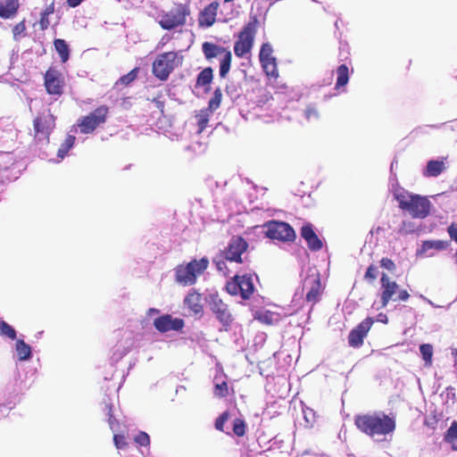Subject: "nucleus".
<instances>
[{
	"label": "nucleus",
	"mask_w": 457,
	"mask_h": 457,
	"mask_svg": "<svg viewBox=\"0 0 457 457\" xmlns=\"http://www.w3.org/2000/svg\"><path fill=\"white\" fill-rule=\"evenodd\" d=\"M354 424L360 431L378 442L386 440L395 429V420L381 411L356 415Z\"/></svg>",
	"instance_id": "nucleus-1"
},
{
	"label": "nucleus",
	"mask_w": 457,
	"mask_h": 457,
	"mask_svg": "<svg viewBox=\"0 0 457 457\" xmlns=\"http://www.w3.org/2000/svg\"><path fill=\"white\" fill-rule=\"evenodd\" d=\"M399 203V207L407 211L413 218L424 219L430 212L429 200L419 195H412L403 189H397L394 193Z\"/></svg>",
	"instance_id": "nucleus-2"
},
{
	"label": "nucleus",
	"mask_w": 457,
	"mask_h": 457,
	"mask_svg": "<svg viewBox=\"0 0 457 457\" xmlns=\"http://www.w3.org/2000/svg\"><path fill=\"white\" fill-rule=\"evenodd\" d=\"M380 283V302L373 303L376 310L385 308L391 300L405 302L409 299V293L405 289H400L397 283L391 280L386 274H382Z\"/></svg>",
	"instance_id": "nucleus-3"
},
{
	"label": "nucleus",
	"mask_w": 457,
	"mask_h": 457,
	"mask_svg": "<svg viewBox=\"0 0 457 457\" xmlns=\"http://www.w3.org/2000/svg\"><path fill=\"white\" fill-rule=\"evenodd\" d=\"M209 261L206 258L193 260L186 265H179L176 268V281L182 286H191L196 278L208 267Z\"/></svg>",
	"instance_id": "nucleus-4"
},
{
	"label": "nucleus",
	"mask_w": 457,
	"mask_h": 457,
	"mask_svg": "<svg viewBox=\"0 0 457 457\" xmlns=\"http://www.w3.org/2000/svg\"><path fill=\"white\" fill-rule=\"evenodd\" d=\"M182 57L176 52L159 54L153 63V73L161 80H166L173 70L180 65Z\"/></svg>",
	"instance_id": "nucleus-5"
},
{
	"label": "nucleus",
	"mask_w": 457,
	"mask_h": 457,
	"mask_svg": "<svg viewBox=\"0 0 457 457\" xmlns=\"http://www.w3.org/2000/svg\"><path fill=\"white\" fill-rule=\"evenodd\" d=\"M109 108L105 105H101L88 115L83 116L78 120L77 125L80 133L89 134L92 133L97 127L106 121Z\"/></svg>",
	"instance_id": "nucleus-6"
},
{
	"label": "nucleus",
	"mask_w": 457,
	"mask_h": 457,
	"mask_svg": "<svg viewBox=\"0 0 457 457\" xmlns=\"http://www.w3.org/2000/svg\"><path fill=\"white\" fill-rule=\"evenodd\" d=\"M228 293L231 295H237L243 299H249L254 291L252 275L235 276L226 285Z\"/></svg>",
	"instance_id": "nucleus-7"
},
{
	"label": "nucleus",
	"mask_w": 457,
	"mask_h": 457,
	"mask_svg": "<svg viewBox=\"0 0 457 457\" xmlns=\"http://www.w3.org/2000/svg\"><path fill=\"white\" fill-rule=\"evenodd\" d=\"M266 236L273 240L281 242H292L295 238L294 228L283 221L271 220L265 223Z\"/></svg>",
	"instance_id": "nucleus-8"
},
{
	"label": "nucleus",
	"mask_w": 457,
	"mask_h": 457,
	"mask_svg": "<svg viewBox=\"0 0 457 457\" xmlns=\"http://www.w3.org/2000/svg\"><path fill=\"white\" fill-rule=\"evenodd\" d=\"M188 14L187 9L182 4L176 5L170 12H164L159 16L158 22L164 29H172L183 25L186 21V16Z\"/></svg>",
	"instance_id": "nucleus-9"
},
{
	"label": "nucleus",
	"mask_w": 457,
	"mask_h": 457,
	"mask_svg": "<svg viewBox=\"0 0 457 457\" xmlns=\"http://www.w3.org/2000/svg\"><path fill=\"white\" fill-rule=\"evenodd\" d=\"M321 285L319 272L310 269L303 280V290L306 291V300L312 304L319 301Z\"/></svg>",
	"instance_id": "nucleus-10"
},
{
	"label": "nucleus",
	"mask_w": 457,
	"mask_h": 457,
	"mask_svg": "<svg viewBox=\"0 0 457 457\" xmlns=\"http://www.w3.org/2000/svg\"><path fill=\"white\" fill-rule=\"evenodd\" d=\"M254 34L255 30L252 24H248L243 29L234 46V52L237 56L244 57L250 53L253 45Z\"/></svg>",
	"instance_id": "nucleus-11"
},
{
	"label": "nucleus",
	"mask_w": 457,
	"mask_h": 457,
	"mask_svg": "<svg viewBox=\"0 0 457 457\" xmlns=\"http://www.w3.org/2000/svg\"><path fill=\"white\" fill-rule=\"evenodd\" d=\"M207 302L216 318L223 324L228 325L232 321L231 313L228 305L219 297L217 294L211 293L207 296Z\"/></svg>",
	"instance_id": "nucleus-12"
},
{
	"label": "nucleus",
	"mask_w": 457,
	"mask_h": 457,
	"mask_svg": "<svg viewBox=\"0 0 457 457\" xmlns=\"http://www.w3.org/2000/svg\"><path fill=\"white\" fill-rule=\"evenodd\" d=\"M247 247L248 244L244 238L240 237H232L228 247L223 252L224 259L228 262L240 263L243 262L241 256Z\"/></svg>",
	"instance_id": "nucleus-13"
},
{
	"label": "nucleus",
	"mask_w": 457,
	"mask_h": 457,
	"mask_svg": "<svg viewBox=\"0 0 457 457\" xmlns=\"http://www.w3.org/2000/svg\"><path fill=\"white\" fill-rule=\"evenodd\" d=\"M374 320L371 318H366L356 328L351 330L348 336V343L352 347H360L363 344V339L370 329Z\"/></svg>",
	"instance_id": "nucleus-14"
},
{
	"label": "nucleus",
	"mask_w": 457,
	"mask_h": 457,
	"mask_svg": "<svg viewBox=\"0 0 457 457\" xmlns=\"http://www.w3.org/2000/svg\"><path fill=\"white\" fill-rule=\"evenodd\" d=\"M184 325L185 323L182 319L173 318L169 314L158 317L154 320V328L162 333L168 331H179L183 328Z\"/></svg>",
	"instance_id": "nucleus-15"
},
{
	"label": "nucleus",
	"mask_w": 457,
	"mask_h": 457,
	"mask_svg": "<svg viewBox=\"0 0 457 457\" xmlns=\"http://www.w3.org/2000/svg\"><path fill=\"white\" fill-rule=\"evenodd\" d=\"M447 243L443 240H426L423 241L420 249L417 250V255L421 257H432L436 252L445 250Z\"/></svg>",
	"instance_id": "nucleus-16"
},
{
	"label": "nucleus",
	"mask_w": 457,
	"mask_h": 457,
	"mask_svg": "<svg viewBox=\"0 0 457 457\" xmlns=\"http://www.w3.org/2000/svg\"><path fill=\"white\" fill-rule=\"evenodd\" d=\"M219 8L218 2H212L207 5L199 15L198 22L201 27H211L216 20Z\"/></svg>",
	"instance_id": "nucleus-17"
},
{
	"label": "nucleus",
	"mask_w": 457,
	"mask_h": 457,
	"mask_svg": "<svg viewBox=\"0 0 457 457\" xmlns=\"http://www.w3.org/2000/svg\"><path fill=\"white\" fill-rule=\"evenodd\" d=\"M301 236L306 241L311 250L319 251L322 248V242L313 231L312 227L310 224L302 227Z\"/></svg>",
	"instance_id": "nucleus-18"
},
{
	"label": "nucleus",
	"mask_w": 457,
	"mask_h": 457,
	"mask_svg": "<svg viewBox=\"0 0 457 457\" xmlns=\"http://www.w3.org/2000/svg\"><path fill=\"white\" fill-rule=\"evenodd\" d=\"M446 157H441L438 160H430L424 168L422 174L424 177H438L446 170Z\"/></svg>",
	"instance_id": "nucleus-19"
},
{
	"label": "nucleus",
	"mask_w": 457,
	"mask_h": 457,
	"mask_svg": "<svg viewBox=\"0 0 457 457\" xmlns=\"http://www.w3.org/2000/svg\"><path fill=\"white\" fill-rule=\"evenodd\" d=\"M45 86L50 95L60 96L62 92L57 71L49 70L45 75Z\"/></svg>",
	"instance_id": "nucleus-20"
},
{
	"label": "nucleus",
	"mask_w": 457,
	"mask_h": 457,
	"mask_svg": "<svg viewBox=\"0 0 457 457\" xmlns=\"http://www.w3.org/2000/svg\"><path fill=\"white\" fill-rule=\"evenodd\" d=\"M201 295L195 291L190 292L184 300L185 305L194 313L198 314L203 311Z\"/></svg>",
	"instance_id": "nucleus-21"
},
{
	"label": "nucleus",
	"mask_w": 457,
	"mask_h": 457,
	"mask_svg": "<svg viewBox=\"0 0 457 457\" xmlns=\"http://www.w3.org/2000/svg\"><path fill=\"white\" fill-rule=\"evenodd\" d=\"M203 53L206 59L220 58L228 50L212 43L204 42L202 46Z\"/></svg>",
	"instance_id": "nucleus-22"
},
{
	"label": "nucleus",
	"mask_w": 457,
	"mask_h": 457,
	"mask_svg": "<svg viewBox=\"0 0 457 457\" xmlns=\"http://www.w3.org/2000/svg\"><path fill=\"white\" fill-rule=\"evenodd\" d=\"M19 6L18 0H3L0 3V16L8 19L17 11Z\"/></svg>",
	"instance_id": "nucleus-23"
},
{
	"label": "nucleus",
	"mask_w": 457,
	"mask_h": 457,
	"mask_svg": "<svg viewBox=\"0 0 457 457\" xmlns=\"http://www.w3.org/2000/svg\"><path fill=\"white\" fill-rule=\"evenodd\" d=\"M15 351L18 360L21 361H28L31 358V347L22 339H18L16 341Z\"/></svg>",
	"instance_id": "nucleus-24"
},
{
	"label": "nucleus",
	"mask_w": 457,
	"mask_h": 457,
	"mask_svg": "<svg viewBox=\"0 0 457 457\" xmlns=\"http://www.w3.org/2000/svg\"><path fill=\"white\" fill-rule=\"evenodd\" d=\"M52 123L53 119L51 116L46 117L45 119L38 117L34 120V127L37 133L48 134L52 129Z\"/></svg>",
	"instance_id": "nucleus-25"
},
{
	"label": "nucleus",
	"mask_w": 457,
	"mask_h": 457,
	"mask_svg": "<svg viewBox=\"0 0 457 457\" xmlns=\"http://www.w3.org/2000/svg\"><path fill=\"white\" fill-rule=\"evenodd\" d=\"M54 48L58 53L62 62H66L70 57V49L69 46L63 39H55L54 42Z\"/></svg>",
	"instance_id": "nucleus-26"
},
{
	"label": "nucleus",
	"mask_w": 457,
	"mask_h": 457,
	"mask_svg": "<svg viewBox=\"0 0 457 457\" xmlns=\"http://www.w3.org/2000/svg\"><path fill=\"white\" fill-rule=\"evenodd\" d=\"M349 80V70L345 64H341L337 69V83L336 88L345 87Z\"/></svg>",
	"instance_id": "nucleus-27"
},
{
	"label": "nucleus",
	"mask_w": 457,
	"mask_h": 457,
	"mask_svg": "<svg viewBox=\"0 0 457 457\" xmlns=\"http://www.w3.org/2000/svg\"><path fill=\"white\" fill-rule=\"evenodd\" d=\"M76 137L72 135H69L64 142L61 145L57 152V156L60 160H62L68 154V152L73 147Z\"/></svg>",
	"instance_id": "nucleus-28"
},
{
	"label": "nucleus",
	"mask_w": 457,
	"mask_h": 457,
	"mask_svg": "<svg viewBox=\"0 0 457 457\" xmlns=\"http://www.w3.org/2000/svg\"><path fill=\"white\" fill-rule=\"evenodd\" d=\"M231 52L228 51L220 58V76L225 78L229 71L231 63Z\"/></svg>",
	"instance_id": "nucleus-29"
},
{
	"label": "nucleus",
	"mask_w": 457,
	"mask_h": 457,
	"mask_svg": "<svg viewBox=\"0 0 457 457\" xmlns=\"http://www.w3.org/2000/svg\"><path fill=\"white\" fill-rule=\"evenodd\" d=\"M212 79V70L205 68L197 76L196 86L205 87L209 86Z\"/></svg>",
	"instance_id": "nucleus-30"
},
{
	"label": "nucleus",
	"mask_w": 457,
	"mask_h": 457,
	"mask_svg": "<svg viewBox=\"0 0 457 457\" xmlns=\"http://www.w3.org/2000/svg\"><path fill=\"white\" fill-rule=\"evenodd\" d=\"M212 113V112L209 109H204L200 111V112L195 116L199 133L203 132L204 129L206 128L210 115Z\"/></svg>",
	"instance_id": "nucleus-31"
},
{
	"label": "nucleus",
	"mask_w": 457,
	"mask_h": 457,
	"mask_svg": "<svg viewBox=\"0 0 457 457\" xmlns=\"http://www.w3.org/2000/svg\"><path fill=\"white\" fill-rule=\"evenodd\" d=\"M261 63H262L264 72L266 73V75L268 77L275 78V79L278 78V68H277L276 59H272L270 61L268 60V61H265L264 62H261Z\"/></svg>",
	"instance_id": "nucleus-32"
},
{
	"label": "nucleus",
	"mask_w": 457,
	"mask_h": 457,
	"mask_svg": "<svg viewBox=\"0 0 457 457\" xmlns=\"http://www.w3.org/2000/svg\"><path fill=\"white\" fill-rule=\"evenodd\" d=\"M273 49L270 44L269 43H263L262 45L259 58L261 62H264L268 60L275 59V57L272 56Z\"/></svg>",
	"instance_id": "nucleus-33"
},
{
	"label": "nucleus",
	"mask_w": 457,
	"mask_h": 457,
	"mask_svg": "<svg viewBox=\"0 0 457 457\" xmlns=\"http://www.w3.org/2000/svg\"><path fill=\"white\" fill-rule=\"evenodd\" d=\"M423 360L427 364H431L433 356V346L429 344H423L420 346Z\"/></svg>",
	"instance_id": "nucleus-34"
},
{
	"label": "nucleus",
	"mask_w": 457,
	"mask_h": 457,
	"mask_svg": "<svg viewBox=\"0 0 457 457\" xmlns=\"http://www.w3.org/2000/svg\"><path fill=\"white\" fill-rule=\"evenodd\" d=\"M246 424L241 418H236L233 420V432L237 436H243L245 434Z\"/></svg>",
	"instance_id": "nucleus-35"
},
{
	"label": "nucleus",
	"mask_w": 457,
	"mask_h": 457,
	"mask_svg": "<svg viewBox=\"0 0 457 457\" xmlns=\"http://www.w3.org/2000/svg\"><path fill=\"white\" fill-rule=\"evenodd\" d=\"M0 331L3 335L6 336L11 339H15L16 337L15 329L12 326L7 324L5 321L0 322Z\"/></svg>",
	"instance_id": "nucleus-36"
},
{
	"label": "nucleus",
	"mask_w": 457,
	"mask_h": 457,
	"mask_svg": "<svg viewBox=\"0 0 457 457\" xmlns=\"http://www.w3.org/2000/svg\"><path fill=\"white\" fill-rule=\"evenodd\" d=\"M137 69L135 68L133 69L130 72H129L128 74L122 76L117 82H116V85H119V84H121V85H129V83H131L133 80H135V79L137 78Z\"/></svg>",
	"instance_id": "nucleus-37"
},
{
	"label": "nucleus",
	"mask_w": 457,
	"mask_h": 457,
	"mask_svg": "<svg viewBox=\"0 0 457 457\" xmlns=\"http://www.w3.org/2000/svg\"><path fill=\"white\" fill-rule=\"evenodd\" d=\"M220 101H221V92L220 89H216L214 92L213 97L209 102V107L207 109L213 112L220 106Z\"/></svg>",
	"instance_id": "nucleus-38"
},
{
	"label": "nucleus",
	"mask_w": 457,
	"mask_h": 457,
	"mask_svg": "<svg viewBox=\"0 0 457 457\" xmlns=\"http://www.w3.org/2000/svg\"><path fill=\"white\" fill-rule=\"evenodd\" d=\"M229 418V412L224 411L220 415V417L215 420V428L217 430L225 432L224 430V424L228 420Z\"/></svg>",
	"instance_id": "nucleus-39"
},
{
	"label": "nucleus",
	"mask_w": 457,
	"mask_h": 457,
	"mask_svg": "<svg viewBox=\"0 0 457 457\" xmlns=\"http://www.w3.org/2000/svg\"><path fill=\"white\" fill-rule=\"evenodd\" d=\"M304 116L307 120H317L319 119V112L314 106L309 105L304 111Z\"/></svg>",
	"instance_id": "nucleus-40"
},
{
	"label": "nucleus",
	"mask_w": 457,
	"mask_h": 457,
	"mask_svg": "<svg viewBox=\"0 0 457 457\" xmlns=\"http://www.w3.org/2000/svg\"><path fill=\"white\" fill-rule=\"evenodd\" d=\"M214 394L220 397L226 396L228 394V386L225 381H222L221 383H216Z\"/></svg>",
	"instance_id": "nucleus-41"
},
{
	"label": "nucleus",
	"mask_w": 457,
	"mask_h": 457,
	"mask_svg": "<svg viewBox=\"0 0 457 457\" xmlns=\"http://www.w3.org/2000/svg\"><path fill=\"white\" fill-rule=\"evenodd\" d=\"M135 442L142 446H146L150 444V437L145 432H140L136 437Z\"/></svg>",
	"instance_id": "nucleus-42"
},
{
	"label": "nucleus",
	"mask_w": 457,
	"mask_h": 457,
	"mask_svg": "<svg viewBox=\"0 0 457 457\" xmlns=\"http://www.w3.org/2000/svg\"><path fill=\"white\" fill-rule=\"evenodd\" d=\"M446 440L453 443L457 440V423H453L447 430Z\"/></svg>",
	"instance_id": "nucleus-43"
},
{
	"label": "nucleus",
	"mask_w": 457,
	"mask_h": 457,
	"mask_svg": "<svg viewBox=\"0 0 457 457\" xmlns=\"http://www.w3.org/2000/svg\"><path fill=\"white\" fill-rule=\"evenodd\" d=\"M303 418L306 422V426H310V427L312 426V424L314 422L313 411L307 408V409L303 410Z\"/></svg>",
	"instance_id": "nucleus-44"
},
{
	"label": "nucleus",
	"mask_w": 457,
	"mask_h": 457,
	"mask_svg": "<svg viewBox=\"0 0 457 457\" xmlns=\"http://www.w3.org/2000/svg\"><path fill=\"white\" fill-rule=\"evenodd\" d=\"M113 441L117 449H124L127 445V442L123 436L114 435Z\"/></svg>",
	"instance_id": "nucleus-45"
},
{
	"label": "nucleus",
	"mask_w": 457,
	"mask_h": 457,
	"mask_svg": "<svg viewBox=\"0 0 457 457\" xmlns=\"http://www.w3.org/2000/svg\"><path fill=\"white\" fill-rule=\"evenodd\" d=\"M378 276V268L374 265L369 266L365 273V278L369 279H375Z\"/></svg>",
	"instance_id": "nucleus-46"
},
{
	"label": "nucleus",
	"mask_w": 457,
	"mask_h": 457,
	"mask_svg": "<svg viewBox=\"0 0 457 457\" xmlns=\"http://www.w3.org/2000/svg\"><path fill=\"white\" fill-rule=\"evenodd\" d=\"M26 29V27L23 22H20L14 26L12 29V33L14 38H17L19 36L22 35Z\"/></svg>",
	"instance_id": "nucleus-47"
},
{
	"label": "nucleus",
	"mask_w": 457,
	"mask_h": 457,
	"mask_svg": "<svg viewBox=\"0 0 457 457\" xmlns=\"http://www.w3.org/2000/svg\"><path fill=\"white\" fill-rule=\"evenodd\" d=\"M380 265L382 268L388 270H394L395 269V264L394 262L388 258H383L380 261Z\"/></svg>",
	"instance_id": "nucleus-48"
},
{
	"label": "nucleus",
	"mask_w": 457,
	"mask_h": 457,
	"mask_svg": "<svg viewBox=\"0 0 457 457\" xmlns=\"http://www.w3.org/2000/svg\"><path fill=\"white\" fill-rule=\"evenodd\" d=\"M222 257H224L223 254L220 257L217 256L213 259V262L215 263L217 269L220 271H224V270L226 269V264H225L224 260H222Z\"/></svg>",
	"instance_id": "nucleus-49"
},
{
	"label": "nucleus",
	"mask_w": 457,
	"mask_h": 457,
	"mask_svg": "<svg viewBox=\"0 0 457 457\" xmlns=\"http://www.w3.org/2000/svg\"><path fill=\"white\" fill-rule=\"evenodd\" d=\"M448 233L451 238L457 243V225H451L448 228Z\"/></svg>",
	"instance_id": "nucleus-50"
},
{
	"label": "nucleus",
	"mask_w": 457,
	"mask_h": 457,
	"mask_svg": "<svg viewBox=\"0 0 457 457\" xmlns=\"http://www.w3.org/2000/svg\"><path fill=\"white\" fill-rule=\"evenodd\" d=\"M49 25V21H48V16H46V14H44L43 12L41 13V19H40V26L42 28V29H46Z\"/></svg>",
	"instance_id": "nucleus-51"
},
{
	"label": "nucleus",
	"mask_w": 457,
	"mask_h": 457,
	"mask_svg": "<svg viewBox=\"0 0 457 457\" xmlns=\"http://www.w3.org/2000/svg\"><path fill=\"white\" fill-rule=\"evenodd\" d=\"M106 409H107V415L109 416V420H108L109 425H110L111 428L113 429L114 420H113V416L112 413V406L107 404Z\"/></svg>",
	"instance_id": "nucleus-52"
},
{
	"label": "nucleus",
	"mask_w": 457,
	"mask_h": 457,
	"mask_svg": "<svg viewBox=\"0 0 457 457\" xmlns=\"http://www.w3.org/2000/svg\"><path fill=\"white\" fill-rule=\"evenodd\" d=\"M377 321L386 324L388 322L387 316L385 313H379L377 316Z\"/></svg>",
	"instance_id": "nucleus-53"
},
{
	"label": "nucleus",
	"mask_w": 457,
	"mask_h": 457,
	"mask_svg": "<svg viewBox=\"0 0 457 457\" xmlns=\"http://www.w3.org/2000/svg\"><path fill=\"white\" fill-rule=\"evenodd\" d=\"M84 0H67V4H69V6L74 8L79 5Z\"/></svg>",
	"instance_id": "nucleus-54"
},
{
	"label": "nucleus",
	"mask_w": 457,
	"mask_h": 457,
	"mask_svg": "<svg viewBox=\"0 0 457 457\" xmlns=\"http://www.w3.org/2000/svg\"><path fill=\"white\" fill-rule=\"evenodd\" d=\"M54 12V5L51 4L45 12H43L44 14L48 16L50 13Z\"/></svg>",
	"instance_id": "nucleus-55"
},
{
	"label": "nucleus",
	"mask_w": 457,
	"mask_h": 457,
	"mask_svg": "<svg viewBox=\"0 0 457 457\" xmlns=\"http://www.w3.org/2000/svg\"><path fill=\"white\" fill-rule=\"evenodd\" d=\"M158 313H159V310L154 309V308L149 309V311L147 312L148 316H151L153 314H158Z\"/></svg>",
	"instance_id": "nucleus-56"
},
{
	"label": "nucleus",
	"mask_w": 457,
	"mask_h": 457,
	"mask_svg": "<svg viewBox=\"0 0 457 457\" xmlns=\"http://www.w3.org/2000/svg\"><path fill=\"white\" fill-rule=\"evenodd\" d=\"M128 353V350H124L119 356L116 357V353L113 354L112 358L115 359V361H118L120 358H121L123 355H125Z\"/></svg>",
	"instance_id": "nucleus-57"
},
{
	"label": "nucleus",
	"mask_w": 457,
	"mask_h": 457,
	"mask_svg": "<svg viewBox=\"0 0 457 457\" xmlns=\"http://www.w3.org/2000/svg\"><path fill=\"white\" fill-rule=\"evenodd\" d=\"M155 104H156V106L158 108H162V103L159 100H154Z\"/></svg>",
	"instance_id": "nucleus-58"
},
{
	"label": "nucleus",
	"mask_w": 457,
	"mask_h": 457,
	"mask_svg": "<svg viewBox=\"0 0 457 457\" xmlns=\"http://www.w3.org/2000/svg\"><path fill=\"white\" fill-rule=\"evenodd\" d=\"M453 354L454 358H455V359H456V361H457V349H454V350L453 351Z\"/></svg>",
	"instance_id": "nucleus-59"
},
{
	"label": "nucleus",
	"mask_w": 457,
	"mask_h": 457,
	"mask_svg": "<svg viewBox=\"0 0 457 457\" xmlns=\"http://www.w3.org/2000/svg\"><path fill=\"white\" fill-rule=\"evenodd\" d=\"M453 449L457 450V445L454 442L453 443Z\"/></svg>",
	"instance_id": "nucleus-60"
},
{
	"label": "nucleus",
	"mask_w": 457,
	"mask_h": 457,
	"mask_svg": "<svg viewBox=\"0 0 457 457\" xmlns=\"http://www.w3.org/2000/svg\"><path fill=\"white\" fill-rule=\"evenodd\" d=\"M421 297H422L423 299H425V300H426V298H425L424 296H422V295H421ZM427 301L428 302V303L432 304V302H431V301H429V300H428V299H427Z\"/></svg>",
	"instance_id": "nucleus-61"
},
{
	"label": "nucleus",
	"mask_w": 457,
	"mask_h": 457,
	"mask_svg": "<svg viewBox=\"0 0 457 457\" xmlns=\"http://www.w3.org/2000/svg\"><path fill=\"white\" fill-rule=\"evenodd\" d=\"M267 316H268V313L264 314V319H265L266 321H268L267 320Z\"/></svg>",
	"instance_id": "nucleus-62"
}]
</instances>
